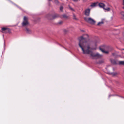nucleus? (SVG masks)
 I'll return each mask as SVG.
<instances>
[{"label": "nucleus", "instance_id": "obj_24", "mask_svg": "<svg viewBox=\"0 0 124 124\" xmlns=\"http://www.w3.org/2000/svg\"><path fill=\"white\" fill-rule=\"evenodd\" d=\"M123 5L124 6V7H123V8L124 9V0H123Z\"/></svg>", "mask_w": 124, "mask_h": 124}, {"label": "nucleus", "instance_id": "obj_5", "mask_svg": "<svg viewBox=\"0 0 124 124\" xmlns=\"http://www.w3.org/2000/svg\"><path fill=\"white\" fill-rule=\"evenodd\" d=\"M2 32L3 33H6L10 31V29L7 28H2Z\"/></svg>", "mask_w": 124, "mask_h": 124}, {"label": "nucleus", "instance_id": "obj_6", "mask_svg": "<svg viewBox=\"0 0 124 124\" xmlns=\"http://www.w3.org/2000/svg\"><path fill=\"white\" fill-rule=\"evenodd\" d=\"M90 9L89 8H88L86 9L85 10V15L87 16L89 15L90 12Z\"/></svg>", "mask_w": 124, "mask_h": 124}, {"label": "nucleus", "instance_id": "obj_8", "mask_svg": "<svg viewBox=\"0 0 124 124\" xmlns=\"http://www.w3.org/2000/svg\"><path fill=\"white\" fill-rule=\"evenodd\" d=\"M25 31L27 33H30L31 32V30L27 28H26L25 30Z\"/></svg>", "mask_w": 124, "mask_h": 124}, {"label": "nucleus", "instance_id": "obj_21", "mask_svg": "<svg viewBox=\"0 0 124 124\" xmlns=\"http://www.w3.org/2000/svg\"><path fill=\"white\" fill-rule=\"evenodd\" d=\"M69 8H70V10H71L72 11H74V10L73 8H71V7H69Z\"/></svg>", "mask_w": 124, "mask_h": 124}, {"label": "nucleus", "instance_id": "obj_11", "mask_svg": "<svg viewBox=\"0 0 124 124\" xmlns=\"http://www.w3.org/2000/svg\"><path fill=\"white\" fill-rule=\"evenodd\" d=\"M59 17V15L57 14H55L53 16V17L54 19Z\"/></svg>", "mask_w": 124, "mask_h": 124}, {"label": "nucleus", "instance_id": "obj_14", "mask_svg": "<svg viewBox=\"0 0 124 124\" xmlns=\"http://www.w3.org/2000/svg\"><path fill=\"white\" fill-rule=\"evenodd\" d=\"M63 17L64 18H67L68 17L65 14H64L62 15Z\"/></svg>", "mask_w": 124, "mask_h": 124}, {"label": "nucleus", "instance_id": "obj_25", "mask_svg": "<svg viewBox=\"0 0 124 124\" xmlns=\"http://www.w3.org/2000/svg\"><path fill=\"white\" fill-rule=\"evenodd\" d=\"M116 73H113V75H116Z\"/></svg>", "mask_w": 124, "mask_h": 124}, {"label": "nucleus", "instance_id": "obj_19", "mask_svg": "<svg viewBox=\"0 0 124 124\" xmlns=\"http://www.w3.org/2000/svg\"><path fill=\"white\" fill-rule=\"evenodd\" d=\"M104 9L105 10H107L108 11H109L110 10V8H105V9Z\"/></svg>", "mask_w": 124, "mask_h": 124}, {"label": "nucleus", "instance_id": "obj_12", "mask_svg": "<svg viewBox=\"0 0 124 124\" xmlns=\"http://www.w3.org/2000/svg\"><path fill=\"white\" fill-rule=\"evenodd\" d=\"M119 63L120 65H124V61H119Z\"/></svg>", "mask_w": 124, "mask_h": 124}, {"label": "nucleus", "instance_id": "obj_1", "mask_svg": "<svg viewBox=\"0 0 124 124\" xmlns=\"http://www.w3.org/2000/svg\"><path fill=\"white\" fill-rule=\"evenodd\" d=\"M88 37L87 34L83 35L79 37L78 39L79 41V45L81 48L84 54H90L93 58H100L101 57L102 55L98 53H93L91 49L92 48L90 47L91 42L87 38Z\"/></svg>", "mask_w": 124, "mask_h": 124}, {"label": "nucleus", "instance_id": "obj_22", "mask_svg": "<svg viewBox=\"0 0 124 124\" xmlns=\"http://www.w3.org/2000/svg\"><path fill=\"white\" fill-rule=\"evenodd\" d=\"M62 22H62V21H60L58 23L59 24H61L62 23Z\"/></svg>", "mask_w": 124, "mask_h": 124}, {"label": "nucleus", "instance_id": "obj_13", "mask_svg": "<svg viewBox=\"0 0 124 124\" xmlns=\"http://www.w3.org/2000/svg\"><path fill=\"white\" fill-rule=\"evenodd\" d=\"M103 22L102 21H101V22H99L97 24L98 25H100L101 24H103Z\"/></svg>", "mask_w": 124, "mask_h": 124}, {"label": "nucleus", "instance_id": "obj_17", "mask_svg": "<svg viewBox=\"0 0 124 124\" xmlns=\"http://www.w3.org/2000/svg\"><path fill=\"white\" fill-rule=\"evenodd\" d=\"M68 31H69V30L67 29H64V31L65 32H68Z\"/></svg>", "mask_w": 124, "mask_h": 124}, {"label": "nucleus", "instance_id": "obj_3", "mask_svg": "<svg viewBox=\"0 0 124 124\" xmlns=\"http://www.w3.org/2000/svg\"><path fill=\"white\" fill-rule=\"evenodd\" d=\"M29 25V23L28 21V18L26 16H24L22 23V26L23 27H25L28 26Z\"/></svg>", "mask_w": 124, "mask_h": 124}, {"label": "nucleus", "instance_id": "obj_16", "mask_svg": "<svg viewBox=\"0 0 124 124\" xmlns=\"http://www.w3.org/2000/svg\"><path fill=\"white\" fill-rule=\"evenodd\" d=\"M103 62H104L102 60H101L98 63H103Z\"/></svg>", "mask_w": 124, "mask_h": 124}, {"label": "nucleus", "instance_id": "obj_7", "mask_svg": "<svg viewBox=\"0 0 124 124\" xmlns=\"http://www.w3.org/2000/svg\"><path fill=\"white\" fill-rule=\"evenodd\" d=\"M98 6L101 8H103V9H105L104 7L105 6V5L102 3H99L98 2Z\"/></svg>", "mask_w": 124, "mask_h": 124}, {"label": "nucleus", "instance_id": "obj_9", "mask_svg": "<svg viewBox=\"0 0 124 124\" xmlns=\"http://www.w3.org/2000/svg\"><path fill=\"white\" fill-rule=\"evenodd\" d=\"M97 6H98V2H96L92 4L91 5V6L93 7H94Z\"/></svg>", "mask_w": 124, "mask_h": 124}, {"label": "nucleus", "instance_id": "obj_18", "mask_svg": "<svg viewBox=\"0 0 124 124\" xmlns=\"http://www.w3.org/2000/svg\"><path fill=\"white\" fill-rule=\"evenodd\" d=\"M121 14L122 15L124 16V12L122 11L121 12Z\"/></svg>", "mask_w": 124, "mask_h": 124}, {"label": "nucleus", "instance_id": "obj_26", "mask_svg": "<svg viewBox=\"0 0 124 124\" xmlns=\"http://www.w3.org/2000/svg\"><path fill=\"white\" fill-rule=\"evenodd\" d=\"M122 50H124V49H123Z\"/></svg>", "mask_w": 124, "mask_h": 124}, {"label": "nucleus", "instance_id": "obj_10", "mask_svg": "<svg viewBox=\"0 0 124 124\" xmlns=\"http://www.w3.org/2000/svg\"><path fill=\"white\" fill-rule=\"evenodd\" d=\"M111 63L114 64H116L117 63V62L114 60L111 59Z\"/></svg>", "mask_w": 124, "mask_h": 124}, {"label": "nucleus", "instance_id": "obj_15", "mask_svg": "<svg viewBox=\"0 0 124 124\" xmlns=\"http://www.w3.org/2000/svg\"><path fill=\"white\" fill-rule=\"evenodd\" d=\"M73 18L74 19H75L76 20H77V18L76 17V16L74 14H73Z\"/></svg>", "mask_w": 124, "mask_h": 124}, {"label": "nucleus", "instance_id": "obj_2", "mask_svg": "<svg viewBox=\"0 0 124 124\" xmlns=\"http://www.w3.org/2000/svg\"><path fill=\"white\" fill-rule=\"evenodd\" d=\"M109 48L108 46H100L99 49L103 53L107 54L108 53Z\"/></svg>", "mask_w": 124, "mask_h": 124}, {"label": "nucleus", "instance_id": "obj_20", "mask_svg": "<svg viewBox=\"0 0 124 124\" xmlns=\"http://www.w3.org/2000/svg\"><path fill=\"white\" fill-rule=\"evenodd\" d=\"M60 11H62L63 9V7L62 6H61L60 8Z\"/></svg>", "mask_w": 124, "mask_h": 124}, {"label": "nucleus", "instance_id": "obj_23", "mask_svg": "<svg viewBox=\"0 0 124 124\" xmlns=\"http://www.w3.org/2000/svg\"><path fill=\"white\" fill-rule=\"evenodd\" d=\"M55 2L56 4H57V3L59 2L58 1V0H55Z\"/></svg>", "mask_w": 124, "mask_h": 124}, {"label": "nucleus", "instance_id": "obj_4", "mask_svg": "<svg viewBox=\"0 0 124 124\" xmlns=\"http://www.w3.org/2000/svg\"><path fill=\"white\" fill-rule=\"evenodd\" d=\"M84 20L87 22L91 24H94L95 23V21L91 18L85 17L84 18Z\"/></svg>", "mask_w": 124, "mask_h": 124}]
</instances>
